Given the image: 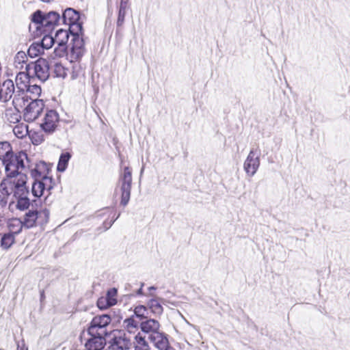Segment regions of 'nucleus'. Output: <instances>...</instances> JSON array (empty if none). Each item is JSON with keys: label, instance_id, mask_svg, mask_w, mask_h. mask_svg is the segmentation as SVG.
Here are the masks:
<instances>
[{"label": "nucleus", "instance_id": "nucleus-1", "mask_svg": "<svg viewBox=\"0 0 350 350\" xmlns=\"http://www.w3.org/2000/svg\"><path fill=\"white\" fill-rule=\"evenodd\" d=\"M28 162L27 155L23 151L12 154L3 161L6 177L0 183V193L8 199L14 189L16 193L25 190L27 180L25 167Z\"/></svg>", "mask_w": 350, "mask_h": 350}, {"label": "nucleus", "instance_id": "nucleus-2", "mask_svg": "<svg viewBox=\"0 0 350 350\" xmlns=\"http://www.w3.org/2000/svg\"><path fill=\"white\" fill-rule=\"evenodd\" d=\"M29 72H19L15 79L16 85V92L12 100L13 105L15 109L20 111L25 107L26 103L28 102V96L25 93L27 87L29 85Z\"/></svg>", "mask_w": 350, "mask_h": 350}, {"label": "nucleus", "instance_id": "nucleus-3", "mask_svg": "<svg viewBox=\"0 0 350 350\" xmlns=\"http://www.w3.org/2000/svg\"><path fill=\"white\" fill-rule=\"evenodd\" d=\"M111 319L107 314L97 315L94 317L88 327V333L90 336H105L108 334V327Z\"/></svg>", "mask_w": 350, "mask_h": 350}, {"label": "nucleus", "instance_id": "nucleus-4", "mask_svg": "<svg viewBox=\"0 0 350 350\" xmlns=\"http://www.w3.org/2000/svg\"><path fill=\"white\" fill-rule=\"evenodd\" d=\"M31 101L26 103L23 109V118L26 122H32L42 113L44 109V103L42 100L31 98Z\"/></svg>", "mask_w": 350, "mask_h": 350}, {"label": "nucleus", "instance_id": "nucleus-5", "mask_svg": "<svg viewBox=\"0 0 350 350\" xmlns=\"http://www.w3.org/2000/svg\"><path fill=\"white\" fill-rule=\"evenodd\" d=\"M132 184V173L128 167L124 168L119 178V186L121 191L120 204L125 206L129 203L131 196Z\"/></svg>", "mask_w": 350, "mask_h": 350}, {"label": "nucleus", "instance_id": "nucleus-6", "mask_svg": "<svg viewBox=\"0 0 350 350\" xmlns=\"http://www.w3.org/2000/svg\"><path fill=\"white\" fill-rule=\"evenodd\" d=\"M131 346V336H127L125 332L115 331L105 350H124L130 349Z\"/></svg>", "mask_w": 350, "mask_h": 350}, {"label": "nucleus", "instance_id": "nucleus-7", "mask_svg": "<svg viewBox=\"0 0 350 350\" xmlns=\"http://www.w3.org/2000/svg\"><path fill=\"white\" fill-rule=\"evenodd\" d=\"M49 217V211L46 208L40 211H29L25 213L24 220L23 221L24 226L30 228L36 224L43 225L48 222Z\"/></svg>", "mask_w": 350, "mask_h": 350}, {"label": "nucleus", "instance_id": "nucleus-8", "mask_svg": "<svg viewBox=\"0 0 350 350\" xmlns=\"http://www.w3.org/2000/svg\"><path fill=\"white\" fill-rule=\"evenodd\" d=\"M26 71L36 77L41 81H45L49 77V63L44 58H39L34 62L26 65Z\"/></svg>", "mask_w": 350, "mask_h": 350}, {"label": "nucleus", "instance_id": "nucleus-9", "mask_svg": "<svg viewBox=\"0 0 350 350\" xmlns=\"http://www.w3.org/2000/svg\"><path fill=\"white\" fill-rule=\"evenodd\" d=\"M59 122V115L55 110H49L45 113L44 117L42 120V122L40 124L42 129L48 133H53Z\"/></svg>", "mask_w": 350, "mask_h": 350}, {"label": "nucleus", "instance_id": "nucleus-10", "mask_svg": "<svg viewBox=\"0 0 350 350\" xmlns=\"http://www.w3.org/2000/svg\"><path fill=\"white\" fill-rule=\"evenodd\" d=\"M260 166V157L254 150H251L243 163V169L250 177H252Z\"/></svg>", "mask_w": 350, "mask_h": 350}, {"label": "nucleus", "instance_id": "nucleus-11", "mask_svg": "<svg viewBox=\"0 0 350 350\" xmlns=\"http://www.w3.org/2000/svg\"><path fill=\"white\" fill-rule=\"evenodd\" d=\"M69 38L68 32L66 30L59 29L57 31L54 37L55 42L57 46L54 49V54L55 56L62 57L64 55L66 51V44L68 42Z\"/></svg>", "mask_w": 350, "mask_h": 350}, {"label": "nucleus", "instance_id": "nucleus-12", "mask_svg": "<svg viewBox=\"0 0 350 350\" xmlns=\"http://www.w3.org/2000/svg\"><path fill=\"white\" fill-rule=\"evenodd\" d=\"M16 91H15L14 83L11 79H7L0 84V100L8 102L12 97H14Z\"/></svg>", "mask_w": 350, "mask_h": 350}, {"label": "nucleus", "instance_id": "nucleus-13", "mask_svg": "<svg viewBox=\"0 0 350 350\" xmlns=\"http://www.w3.org/2000/svg\"><path fill=\"white\" fill-rule=\"evenodd\" d=\"M71 55L75 59L81 58L85 51L83 36H74L71 40Z\"/></svg>", "mask_w": 350, "mask_h": 350}, {"label": "nucleus", "instance_id": "nucleus-14", "mask_svg": "<svg viewBox=\"0 0 350 350\" xmlns=\"http://www.w3.org/2000/svg\"><path fill=\"white\" fill-rule=\"evenodd\" d=\"M52 178L45 177L42 179L35 180L32 185V193L36 197H40L45 189H51L52 188Z\"/></svg>", "mask_w": 350, "mask_h": 350}, {"label": "nucleus", "instance_id": "nucleus-15", "mask_svg": "<svg viewBox=\"0 0 350 350\" xmlns=\"http://www.w3.org/2000/svg\"><path fill=\"white\" fill-rule=\"evenodd\" d=\"M105 336H90L85 343L87 350H102L107 344Z\"/></svg>", "mask_w": 350, "mask_h": 350}, {"label": "nucleus", "instance_id": "nucleus-16", "mask_svg": "<svg viewBox=\"0 0 350 350\" xmlns=\"http://www.w3.org/2000/svg\"><path fill=\"white\" fill-rule=\"evenodd\" d=\"M142 332L147 335L148 338L160 329V323L152 319H146L140 323Z\"/></svg>", "mask_w": 350, "mask_h": 350}, {"label": "nucleus", "instance_id": "nucleus-17", "mask_svg": "<svg viewBox=\"0 0 350 350\" xmlns=\"http://www.w3.org/2000/svg\"><path fill=\"white\" fill-rule=\"evenodd\" d=\"M148 338L159 350H166L168 347V340L160 329Z\"/></svg>", "mask_w": 350, "mask_h": 350}, {"label": "nucleus", "instance_id": "nucleus-18", "mask_svg": "<svg viewBox=\"0 0 350 350\" xmlns=\"http://www.w3.org/2000/svg\"><path fill=\"white\" fill-rule=\"evenodd\" d=\"M49 167L44 161H40L36 164L33 169L31 170V175L35 180L42 179L47 176Z\"/></svg>", "mask_w": 350, "mask_h": 350}, {"label": "nucleus", "instance_id": "nucleus-19", "mask_svg": "<svg viewBox=\"0 0 350 350\" xmlns=\"http://www.w3.org/2000/svg\"><path fill=\"white\" fill-rule=\"evenodd\" d=\"M15 191L16 189H14V191H13L11 194H13V197H15L17 199V208L22 211L27 209L29 206V200L26 196V193L28 192L27 186L25 185V190L24 191H21L17 193H15Z\"/></svg>", "mask_w": 350, "mask_h": 350}, {"label": "nucleus", "instance_id": "nucleus-20", "mask_svg": "<svg viewBox=\"0 0 350 350\" xmlns=\"http://www.w3.org/2000/svg\"><path fill=\"white\" fill-rule=\"evenodd\" d=\"M62 19L65 24L69 25L79 21V14L74 9L68 8L64 12Z\"/></svg>", "mask_w": 350, "mask_h": 350}, {"label": "nucleus", "instance_id": "nucleus-21", "mask_svg": "<svg viewBox=\"0 0 350 350\" xmlns=\"http://www.w3.org/2000/svg\"><path fill=\"white\" fill-rule=\"evenodd\" d=\"M24 226L23 221L18 218H12L8 222V228L10 233L14 235L19 234Z\"/></svg>", "mask_w": 350, "mask_h": 350}, {"label": "nucleus", "instance_id": "nucleus-22", "mask_svg": "<svg viewBox=\"0 0 350 350\" xmlns=\"http://www.w3.org/2000/svg\"><path fill=\"white\" fill-rule=\"evenodd\" d=\"M163 299L161 298H152L148 302V308L152 313L156 315H160L162 314L163 308L161 306V301Z\"/></svg>", "mask_w": 350, "mask_h": 350}, {"label": "nucleus", "instance_id": "nucleus-23", "mask_svg": "<svg viewBox=\"0 0 350 350\" xmlns=\"http://www.w3.org/2000/svg\"><path fill=\"white\" fill-rule=\"evenodd\" d=\"M123 325L128 332H126L127 336H132L138 330V322L134 319L133 317L124 319L123 321Z\"/></svg>", "mask_w": 350, "mask_h": 350}, {"label": "nucleus", "instance_id": "nucleus-24", "mask_svg": "<svg viewBox=\"0 0 350 350\" xmlns=\"http://www.w3.org/2000/svg\"><path fill=\"white\" fill-rule=\"evenodd\" d=\"M27 60L28 57L26 53L23 51H19L14 57V66L19 70H23V68L26 70V65L29 64H27Z\"/></svg>", "mask_w": 350, "mask_h": 350}, {"label": "nucleus", "instance_id": "nucleus-25", "mask_svg": "<svg viewBox=\"0 0 350 350\" xmlns=\"http://www.w3.org/2000/svg\"><path fill=\"white\" fill-rule=\"evenodd\" d=\"M59 20V14L55 12H50L44 14L43 27H51L57 23Z\"/></svg>", "mask_w": 350, "mask_h": 350}, {"label": "nucleus", "instance_id": "nucleus-26", "mask_svg": "<svg viewBox=\"0 0 350 350\" xmlns=\"http://www.w3.org/2000/svg\"><path fill=\"white\" fill-rule=\"evenodd\" d=\"M12 154L13 152L10 144L8 142H0V159L2 162Z\"/></svg>", "mask_w": 350, "mask_h": 350}, {"label": "nucleus", "instance_id": "nucleus-27", "mask_svg": "<svg viewBox=\"0 0 350 350\" xmlns=\"http://www.w3.org/2000/svg\"><path fill=\"white\" fill-rule=\"evenodd\" d=\"M14 241L15 235L10 232L5 233L1 238V246L3 249H8L14 244Z\"/></svg>", "mask_w": 350, "mask_h": 350}, {"label": "nucleus", "instance_id": "nucleus-28", "mask_svg": "<svg viewBox=\"0 0 350 350\" xmlns=\"http://www.w3.org/2000/svg\"><path fill=\"white\" fill-rule=\"evenodd\" d=\"M44 54V51L42 47V44H40V42L32 43L28 49V55L31 57H36L38 55Z\"/></svg>", "mask_w": 350, "mask_h": 350}, {"label": "nucleus", "instance_id": "nucleus-29", "mask_svg": "<svg viewBox=\"0 0 350 350\" xmlns=\"http://www.w3.org/2000/svg\"><path fill=\"white\" fill-rule=\"evenodd\" d=\"M70 158L71 154L69 152H64L60 155L57 167L59 172H64L66 170Z\"/></svg>", "mask_w": 350, "mask_h": 350}, {"label": "nucleus", "instance_id": "nucleus-30", "mask_svg": "<svg viewBox=\"0 0 350 350\" xmlns=\"http://www.w3.org/2000/svg\"><path fill=\"white\" fill-rule=\"evenodd\" d=\"M69 31L72 35V37L74 36H83V28L82 24L79 21L75 22L73 23L69 24Z\"/></svg>", "mask_w": 350, "mask_h": 350}, {"label": "nucleus", "instance_id": "nucleus-31", "mask_svg": "<svg viewBox=\"0 0 350 350\" xmlns=\"http://www.w3.org/2000/svg\"><path fill=\"white\" fill-rule=\"evenodd\" d=\"M14 135L20 139H23L28 133V126L23 124L16 125L13 129Z\"/></svg>", "mask_w": 350, "mask_h": 350}, {"label": "nucleus", "instance_id": "nucleus-32", "mask_svg": "<svg viewBox=\"0 0 350 350\" xmlns=\"http://www.w3.org/2000/svg\"><path fill=\"white\" fill-rule=\"evenodd\" d=\"M145 338L146 336H143L140 332H138L137 334H133L131 336L132 344L136 343L135 346L148 347V344L145 340Z\"/></svg>", "mask_w": 350, "mask_h": 350}, {"label": "nucleus", "instance_id": "nucleus-33", "mask_svg": "<svg viewBox=\"0 0 350 350\" xmlns=\"http://www.w3.org/2000/svg\"><path fill=\"white\" fill-rule=\"evenodd\" d=\"M84 72L82 66L79 63H75L72 67L71 78L72 79H76L77 78L83 77Z\"/></svg>", "mask_w": 350, "mask_h": 350}, {"label": "nucleus", "instance_id": "nucleus-34", "mask_svg": "<svg viewBox=\"0 0 350 350\" xmlns=\"http://www.w3.org/2000/svg\"><path fill=\"white\" fill-rule=\"evenodd\" d=\"M55 43L54 38L50 35H45L40 42L44 51L50 49Z\"/></svg>", "mask_w": 350, "mask_h": 350}, {"label": "nucleus", "instance_id": "nucleus-35", "mask_svg": "<svg viewBox=\"0 0 350 350\" xmlns=\"http://www.w3.org/2000/svg\"><path fill=\"white\" fill-rule=\"evenodd\" d=\"M148 307L142 305L137 306L134 308V314L139 319H147L148 315Z\"/></svg>", "mask_w": 350, "mask_h": 350}, {"label": "nucleus", "instance_id": "nucleus-36", "mask_svg": "<svg viewBox=\"0 0 350 350\" xmlns=\"http://www.w3.org/2000/svg\"><path fill=\"white\" fill-rule=\"evenodd\" d=\"M126 3L122 1L119 8L118 16L117 20V25L118 26H122L124 22V18L126 16Z\"/></svg>", "mask_w": 350, "mask_h": 350}, {"label": "nucleus", "instance_id": "nucleus-37", "mask_svg": "<svg viewBox=\"0 0 350 350\" xmlns=\"http://www.w3.org/2000/svg\"><path fill=\"white\" fill-rule=\"evenodd\" d=\"M117 290L114 288L109 289L106 295L104 296L107 301L109 303L111 306H114L117 303Z\"/></svg>", "mask_w": 350, "mask_h": 350}, {"label": "nucleus", "instance_id": "nucleus-38", "mask_svg": "<svg viewBox=\"0 0 350 350\" xmlns=\"http://www.w3.org/2000/svg\"><path fill=\"white\" fill-rule=\"evenodd\" d=\"M54 72L57 77L65 78L67 75V69L60 63L54 65Z\"/></svg>", "mask_w": 350, "mask_h": 350}, {"label": "nucleus", "instance_id": "nucleus-39", "mask_svg": "<svg viewBox=\"0 0 350 350\" xmlns=\"http://www.w3.org/2000/svg\"><path fill=\"white\" fill-rule=\"evenodd\" d=\"M25 93L29 97V94H32L34 96L40 95L41 88L38 85H29L25 90Z\"/></svg>", "mask_w": 350, "mask_h": 350}, {"label": "nucleus", "instance_id": "nucleus-40", "mask_svg": "<svg viewBox=\"0 0 350 350\" xmlns=\"http://www.w3.org/2000/svg\"><path fill=\"white\" fill-rule=\"evenodd\" d=\"M31 142L34 145H39L44 141V136L42 134L33 132L30 135Z\"/></svg>", "mask_w": 350, "mask_h": 350}, {"label": "nucleus", "instance_id": "nucleus-41", "mask_svg": "<svg viewBox=\"0 0 350 350\" xmlns=\"http://www.w3.org/2000/svg\"><path fill=\"white\" fill-rule=\"evenodd\" d=\"M44 18V15L42 14V12L40 10H38L33 14L32 21L33 23L43 27Z\"/></svg>", "mask_w": 350, "mask_h": 350}, {"label": "nucleus", "instance_id": "nucleus-42", "mask_svg": "<svg viewBox=\"0 0 350 350\" xmlns=\"http://www.w3.org/2000/svg\"><path fill=\"white\" fill-rule=\"evenodd\" d=\"M97 306L101 310L107 309L111 306L109 305V303L107 301L106 298L104 296L100 297L97 301Z\"/></svg>", "mask_w": 350, "mask_h": 350}, {"label": "nucleus", "instance_id": "nucleus-43", "mask_svg": "<svg viewBox=\"0 0 350 350\" xmlns=\"http://www.w3.org/2000/svg\"><path fill=\"white\" fill-rule=\"evenodd\" d=\"M8 198H5L3 195L0 193V206H3L8 203Z\"/></svg>", "mask_w": 350, "mask_h": 350}, {"label": "nucleus", "instance_id": "nucleus-44", "mask_svg": "<svg viewBox=\"0 0 350 350\" xmlns=\"http://www.w3.org/2000/svg\"><path fill=\"white\" fill-rule=\"evenodd\" d=\"M135 350H149L148 347L135 346Z\"/></svg>", "mask_w": 350, "mask_h": 350}, {"label": "nucleus", "instance_id": "nucleus-45", "mask_svg": "<svg viewBox=\"0 0 350 350\" xmlns=\"http://www.w3.org/2000/svg\"><path fill=\"white\" fill-rule=\"evenodd\" d=\"M144 284H142V286L141 288L137 291V294L138 295H143V291H142V286H143Z\"/></svg>", "mask_w": 350, "mask_h": 350}, {"label": "nucleus", "instance_id": "nucleus-46", "mask_svg": "<svg viewBox=\"0 0 350 350\" xmlns=\"http://www.w3.org/2000/svg\"><path fill=\"white\" fill-rule=\"evenodd\" d=\"M17 350H27V349H25V347H20L18 346Z\"/></svg>", "mask_w": 350, "mask_h": 350}, {"label": "nucleus", "instance_id": "nucleus-47", "mask_svg": "<svg viewBox=\"0 0 350 350\" xmlns=\"http://www.w3.org/2000/svg\"><path fill=\"white\" fill-rule=\"evenodd\" d=\"M155 289H156V288H155V287H154V286H151V287H150V288H149V290H150V291L155 290Z\"/></svg>", "mask_w": 350, "mask_h": 350}, {"label": "nucleus", "instance_id": "nucleus-48", "mask_svg": "<svg viewBox=\"0 0 350 350\" xmlns=\"http://www.w3.org/2000/svg\"><path fill=\"white\" fill-rule=\"evenodd\" d=\"M120 217V215H118L117 217H116V219H118V217Z\"/></svg>", "mask_w": 350, "mask_h": 350}, {"label": "nucleus", "instance_id": "nucleus-49", "mask_svg": "<svg viewBox=\"0 0 350 350\" xmlns=\"http://www.w3.org/2000/svg\"><path fill=\"white\" fill-rule=\"evenodd\" d=\"M120 217V215H118L117 217H116V219H118V217Z\"/></svg>", "mask_w": 350, "mask_h": 350}, {"label": "nucleus", "instance_id": "nucleus-50", "mask_svg": "<svg viewBox=\"0 0 350 350\" xmlns=\"http://www.w3.org/2000/svg\"><path fill=\"white\" fill-rule=\"evenodd\" d=\"M120 217V215H118L117 217H116V219H118V217Z\"/></svg>", "mask_w": 350, "mask_h": 350}]
</instances>
